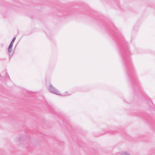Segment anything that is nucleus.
<instances>
[{
    "instance_id": "1",
    "label": "nucleus",
    "mask_w": 155,
    "mask_h": 155,
    "mask_svg": "<svg viewBox=\"0 0 155 155\" xmlns=\"http://www.w3.org/2000/svg\"><path fill=\"white\" fill-rule=\"evenodd\" d=\"M117 45L119 53L120 55L122 61L126 69L127 74L132 81L133 85H135L136 89L139 87L138 81L135 75L134 70L130 57L131 53L128 47L127 42L124 38L121 35L117 37Z\"/></svg>"
},
{
    "instance_id": "2",
    "label": "nucleus",
    "mask_w": 155,
    "mask_h": 155,
    "mask_svg": "<svg viewBox=\"0 0 155 155\" xmlns=\"http://www.w3.org/2000/svg\"><path fill=\"white\" fill-rule=\"evenodd\" d=\"M49 91L53 93L58 95H61L62 96H66L68 95L67 91L63 93L62 94H60V92L58 91L51 84H50L48 88Z\"/></svg>"
},
{
    "instance_id": "3",
    "label": "nucleus",
    "mask_w": 155,
    "mask_h": 155,
    "mask_svg": "<svg viewBox=\"0 0 155 155\" xmlns=\"http://www.w3.org/2000/svg\"><path fill=\"white\" fill-rule=\"evenodd\" d=\"M13 46V45L10 44L8 46V51L9 53H11L12 50V47Z\"/></svg>"
},
{
    "instance_id": "4",
    "label": "nucleus",
    "mask_w": 155,
    "mask_h": 155,
    "mask_svg": "<svg viewBox=\"0 0 155 155\" xmlns=\"http://www.w3.org/2000/svg\"><path fill=\"white\" fill-rule=\"evenodd\" d=\"M15 39H16V37H14L13 38V39H12V40L10 44L13 45V44L14 43V42Z\"/></svg>"
},
{
    "instance_id": "5",
    "label": "nucleus",
    "mask_w": 155,
    "mask_h": 155,
    "mask_svg": "<svg viewBox=\"0 0 155 155\" xmlns=\"http://www.w3.org/2000/svg\"><path fill=\"white\" fill-rule=\"evenodd\" d=\"M121 155H130L127 152H123L121 153Z\"/></svg>"
},
{
    "instance_id": "6",
    "label": "nucleus",
    "mask_w": 155,
    "mask_h": 155,
    "mask_svg": "<svg viewBox=\"0 0 155 155\" xmlns=\"http://www.w3.org/2000/svg\"><path fill=\"white\" fill-rule=\"evenodd\" d=\"M1 45H2V46H3V45L2 44H1Z\"/></svg>"
},
{
    "instance_id": "7",
    "label": "nucleus",
    "mask_w": 155,
    "mask_h": 155,
    "mask_svg": "<svg viewBox=\"0 0 155 155\" xmlns=\"http://www.w3.org/2000/svg\"><path fill=\"white\" fill-rule=\"evenodd\" d=\"M111 133L112 134H113V132H112Z\"/></svg>"
},
{
    "instance_id": "8",
    "label": "nucleus",
    "mask_w": 155,
    "mask_h": 155,
    "mask_svg": "<svg viewBox=\"0 0 155 155\" xmlns=\"http://www.w3.org/2000/svg\"><path fill=\"white\" fill-rule=\"evenodd\" d=\"M21 139L20 138H19V140H21Z\"/></svg>"
}]
</instances>
